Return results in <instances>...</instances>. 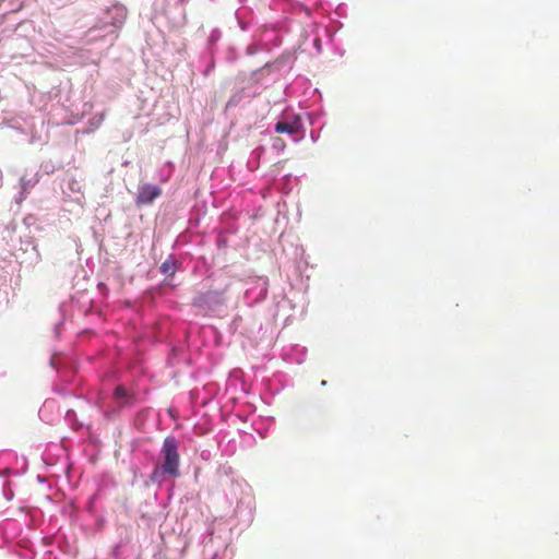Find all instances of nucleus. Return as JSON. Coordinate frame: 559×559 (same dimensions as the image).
I'll return each instance as SVG.
<instances>
[{"label":"nucleus","mask_w":559,"mask_h":559,"mask_svg":"<svg viewBox=\"0 0 559 559\" xmlns=\"http://www.w3.org/2000/svg\"><path fill=\"white\" fill-rule=\"evenodd\" d=\"M162 462L157 464L151 474L153 483H162L165 475L174 478L179 476L180 455L178 441L174 437H167L160 449Z\"/></svg>","instance_id":"obj_1"},{"label":"nucleus","mask_w":559,"mask_h":559,"mask_svg":"<svg viewBox=\"0 0 559 559\" xmlns=\"http://www.w3.org/2000/svg\"><path fill=\"white\" fill-rule=\"evenodd\" d=\"M162 193L160 188L152 185H144L139 189L138 200L140 203L150 204Z\"/></svg>","instance_id":"obj_2"},{"label":"nucleus","mask_w":559,"mask_h":559,"mask_svg":"<svg viewBox=\"0 0 559 559\" xmlns=\"http://www.w3.org/2000/svg\"><path fill=\"white\" fill-rule=\"evenodd\" d=\"M275 131L277 133H288V134H295L298 132V129L295 124H292V123H288V122H284V121H278L276 124H275Z\"/></svg>","instance_id":"obj_3"},{"label":"nucleus","mask_w":559,"mask_h":559,"mask_svg":"<svg viewBox=\"0 0 559 559\" xmlns=\"http://www.w3.org/2000/svg\"><path fill=\"white\" fill-rule=\"evenodd\" d=\"M176 269H177L176 267V261L173 260V259L166 260L160 265L162 273L170 275V276L175 274Z\"/></svg>","instance_id":"obj_4"},{"label":"nucleus","mask_w":559,"mask_h":559,"mask_svg":"<svg viewBox=\"0 0 559 559\" xmlns=\"http://www.w3.org/2000/svg\"><path fill=\"white\" fill-rule=\"evenodd\" d=\"M206 296L207 294H199L194 300H193V305L194 306H198V307H203L206 302Z\"/></svg>","instance_id":"obj_5"},{"label":"nucleus","mask_w":559,"mask_h":559,"mask_svg":"<svg viewBox=\"0 0 559 559\" xmlns=\"http://www.w3.org/2000/svg\"><path fill=\"white\" fill-rule=\"evenodd\" d=\"M115 396L117 399H126L128 397V392L123 386H117L115 390Z\"/></svg>","instance_id":"obj_6"}]
</instances>
